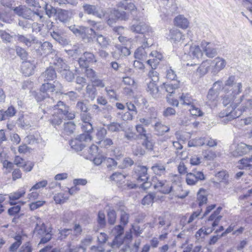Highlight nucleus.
<instances>
[{"mask_svg":"<svg viewBox=\"0 0 252 252\" xmlns=\"http://www.w3.org/2000/svg\"><path fill=\"white\" fill-rule=\"evenodd\" d=\"M242 85L241 83L235 82L234 76H230L225 81L223 87L222 81L218 80L215 82L211 90L217 92L219 94L220 91L222 89L224 93L222 97V103L226 106L235 99L236 96L240 94L242 91Z\"/></svg>","mask_w":252,"mask_h":252,"instance_id":"obj_1","label":"nucleus"},{"mask_svg":"<svg viewBox=\"0 0 252 252\" xmlns=\"http://www.w3.org/2000/svg\"><path fill=\"white\" fill-rule=\"evenodd\" d=\"M53 108V112L50 122L54 126L61 124L63 120H72L75 118L74 113L70 112L69 107L63 101H59Z\"/></svg>","mask_w":252,"mask_h":252,"instance_id":"obj_2","label":"nucleus"},{"mask_svg":"<svg viewBox=\"0 0 252 252\" xmlns=\"http://www.w3.org/2000/svg\"><path fill=\"white\" fill-rule=\"evenodd\" d=\"M244 98V95H242L238 102H234V99L232 100L230 103V107L227 108L225 110L221 111L219 116L222 118V122L224 123H227L229 121H231L236 118H238L242 115V112L238 111V109H236L238 104L243 101Z\"/></svg>","mask_w":252,"mask_h":252,"instance_id":"obj_3","label":"nucleus"},{"mask_svg":"<svg viewBox=\"0 0 252 252\" xmlns=\"http://www.w3.org/2000/svg\"><path fill=\"white\" fill-rule=\"evenodd\" d=\"M52 63L66 81L71 82L74 79V73L70 70L69 66L63 62L62 59L56 57Z\"/></svg>","mask_w":252,"mask_h":252,"instance_id":"obj_4","label":"nucleus"},{"mask_svg":"<svg viewBox=\"0 0 252 252\" xmlns=\"http://www.w3.org/2000/svg\"><path fill=\"white\" fill-rule=\"evenodd\" d=\"M63 88L62 85L59 81H54L53 84L50 83L43 84L40 89V92L43 93L42 99L50 97L54 94V93L62 94Z\"/></svg>","mask_w":252,"mask_h":252,"instance_id":"obj_5","label":"nucleus"},{"mask_svg":"<svg viewBox=\"0 0 252 252\" xmlns=\"http://www.w3.org/2000/svg\"><path fill=\"white\" fill-rule=\"evenodd\" d=\"M14 11L18 15L22 16L25 19H31L32 21L40 20L41 22L43 21L42 20V15H41L39 13L32 11L26 6H20L16 7L14 9Z\"/></svg>","mask_w":252,"mask_h":252,"instance_id":"obj_6","label":"nucleus"},{"mask_svg":"<svg viewBox=\"0 0 252 252\" xmlns=\"http://www.w3.org/2000/svg\"><path fill=\"white\" fill-rule=\"evenodd\" d=\"M35 219H36V224L34 232L41 237L40 243L45 244L51 238V231L46 228L45 224L39 218H35Z\"/></svg>","mask_w":252,"mask_h":252,"instance_id":"obj_7","label":"nucleus"},{"mask_svg":"<svg viewBox=\"0 0 252 252\" xmlns=\"http://www.w3.org/2000/svg\"><path fill=\"white\" fill-rule=\"evenodd\" d=\"M15 241L9 247L8 252H16L17 250L22 243V236L19 235L14 237ZM19 252H32V246L30 242L23 244L19 250Z\"/></svg>","mask_w":252,"mask_h":252,"instance_id":"obj_8","label":"nucleus"},{"mask_svg":"<svg viewBox=\"0 0 252 252\" xmlns=\"http://www.w3.org/2000/svg\"><path fill=\"white\" fill-rule=\"evenodd\" d=\"M124 228L121 225L115 226L111 230V234L115 237L112 243V248H118L123 243V235Z\"/></svg>","mask_w":252,"mask_h":252,"instance_id":"obj_9","label":"nucleus"},{"mask_svg":"<svg viewBox=\"0 0 252 252\" xmlns=\"http://www.w3.org/2000/svg\"><path fill=\"white\" fill-rule=\"evenodd\" d=\"M240 109H238V111L242 112V114L245 112H249L251 117H248L241 121L244 123L245 125H248L252 123V97L250 99L243 100Z\"/></svg>","mask_w":252,"mask_h":252,"instance_id":"obj_10","label":"nucleus"},{"mask_svg":"<svg viewBox=\"0 0 252 252\" xmlns=\"http://www.w3.org/2000/svg\"><path fill=\"white\" fill-rule=\"evenodd\" d=\"M96 62L95 55L90 52H84L78 60L79 65L82 68H88L90 64Z\"/></svg>","mask_w":252,"mask_h":252,"instance_id":"obj_11","label":"nucleus"},{"mask_svg":"<svg viewBox=\"0 0 252 252\" xmlns=\"http://www.w3.org/2000/svg\"><path fill=\"white\" fill-rule=\"evenodd\" d=\"M85 13L102 18L105 15V11L100 7L94 5L85 4L83 6Z\"/></svg>","mask_w":252,"mask_h":252,"instance_id":"obj_12","label":"nucleus"},{"mask_svg":"<svg viewBox=\"0 0 252 252\" xmlns=\"http://www.w3.org/2000/svg\"><path fill=\"white\" fill-rule=\"evenodd\" d=\"M81 125L82 130L84 132H91L93 129L92 124V117L90 113H83L81 114Z\"/></svg>","mask_w":252,"mask_h":252,"instance_id":"obj_13","label":"nucleus"},{"mask_svg":"<svg viewBox=\"0 0 252 252\" xmlns=\"http://www.w3.org/2000/svg\"><path fill=\"white\" fill-rule=\"evenodd\" d=\"M90 32L94 34L97 44L102 49H106L110 45L111 40L108 36L94 32V29H90Z\"/></svg>","mask_w":252,"mask_h":252,"instance_id":"obj_14","label":"nucleus"},{"mask_svg":"<svg viewBox=\"0 0 252 252\" xmlns=\"http://www.w3.org/2000/svg\"><path fill=\"white\" fill-rule=\"evenodd\" d=\"M156 189L164 194H168L170 192H173L175 186L171 185L166 180H158L154 184Z\"/></svg>","mask_w":252,"mask_h":252,"instance_id":"obj_15","label":"nucleus"},{"mask_svg":"<svg viewBox=\"0 0 252 252\" xmlns=\"http://www.w3.org/2000/svg\"><path fill=\"white\" fill-rule=\"evenodd\" d=\"M70 30L76 36H80L83 39L87 38L88 41L90 40L89 34L92 35V32L90 33V29L88 28L83 26H76L75 25L70 26L69 27Z\"/></svg>","mask_w":252,"mask_h":252,"instance_id":"obj_16","label":"nucleus"},{"mask_svg":"<svg viewBox=\"0 0 252 252\" xmlns=\"http://www.w3.org/2000/svg\"><path fill=\"white\" fill-rule=\"evenodd\" d=\"M204 179L205 176L201 171L194 170L192 172L187 173L186 175V182L189 185H194L198 181H202Z\"/></svg>","mask_w":252,"mask_h":252,"instance_id":"obj_17","label":"nucleus"},{"mask_svg":"<svg viewBox=\"0 0 252 252\" xmlns=\"http://www.w3.org/2000/svg\"><path fill=\"white\" fill-rule=\"evenodd\" d=\"M130 30L134 32L140 34H147L152 32V28L146 23L139 22L130 27Z\"/></svg>","mask_w":252,"mask_h":252,"instance_id":"obj_18","label":"nucleus"},{"mask_svg":"<svg viewBox=\"0 0 252 252\" xmlns=\"http://www.w3.org/2000/svg\"><path fill=\"white\" fill-rule=\"evenodd\" d=\"M251 151H252V145H247L244 143H240L237 145L235 149L232 152V155L235 157L242 156Z\"/></svg>","mask_w":252,"mask_h":252,"instance_id":"obj_19","label":"nucleus"},{"mask_svg":"<svg viewBox=\"0 0 252 252\" xmlns=\"http://www.w3.org/2000/svg\"><path fill=\"white\" fill-rule=\"evenodd\" d=\"M201 47L208 58H213L217 54L216 49L213 47L210 42L205 40L202 41L201 43Z\"/></svg>","mask_w":252,"mask_h":252,"instance_id":"obj_20","label":"nucleus"},{"mask_svg":"<svg viewBox=\"0 0 252 252\" xmlns=\"http://www.w3.org/2000/svg\"><path fill=\"white\" fill-rule=\"evenodd\" d=\"M150 57L151 59L147 61V63L152 69H156L163 56L161 53L157 51H154L150 53Z\"/></svg>","mask_w":252,"mask_h":252,"instance_id":"obj_21","label":"nucleus"},{"mask_svg":"<svg viewBox=\"0 0 252 252\" xmlns=\"http://www.w3.org/2000/svg\"><path fill=\"white\" fill-rule=\"evenodd\" d=\"M147 170L148 168L146 166L141 165H138L134 168V172L136 174L135 178L138 182L148 180Z\"/></svg>","mask_w":252,"mask_h":252,"instance_id":"obj_22","label":"nucleus"},{"mask_svg":"<svg viewBox=\"0 0 252 252\" xmlns=\"http://www.w3.org/2000/svg\"><path fill=\"white\" fill-rule=\"evenodd\" d=\"M14 36L18 41L23 43L28 47L32 46L33 44L35 45V43H39L38 40L34 36H32L31 39L20 34L14 35Z\"/></svg>","mask_w":252,"mask_h":252,"instance_id":"obj_23","label":"nucleus"},{"mask_svg":"<svg viewBox=\"0 0 252 252\" xmlns=\"http://www.w3.org/2000/svg\"><path fill=\"white\" fill-rule=\"evenodd\" d=\"M252 155L249 158H243L238 161L239 169L249 171V174L252 176Z\"/></svg>","mask_w":252,"mask_h":252,"instance_id":"obj_24","label":"nucleus"},{"mask_svg":"<svg viewBox=\"0 0 252 252\" xmlns=\"http://www.w3.org/2000/svg\"><path fill=\"white\" fill-rule=\"evenodd\" d=\"M169 37L170 41L174 43L183 42L185 35L179 30L176 29L170 30Z\"/></svg>","mask_w":252,"mask_h":252,"instance_id":"obj_25","label":"nucleus"},{"mask_svg":"<svg viewBox=\"0 0 252 252\" xmlns=\"http://www.w3.org/2000/svg\"><path fill=\"white\" fill-rule=\"evenodd\" d=\"M222 210L221 207H219L209 217L208 221H212L211 225L213 227L218 225L222 216L220 215V213Z\"/></svg>","mask_w":252,"mask_h":252,"instance_id":"obj_26","label":"nucleus"},{"mask_svg":"<svg viewBox=\"0 0 252 252\" xmlns=\"http://www.w3.org/2000/svg\"><path fill=\"white\" fill-rule=\"evenodd\" d=\"M38 42L39 43H35L34 48H40L41 51H42V54L48 55L50 53H52L53 52H55L53 49V46L52 44L50 42L48 41H45L42 43L39 40Z\"/></svg>","mask_w":252,"mask_h":252,"instance_id":"obj_27","label":"nucleus"},{"mask_svg":"<svg viewBox=\"0 0 252 252\" xmlns=\"http://www.w3.org/2000/svg\"><path fill=\"white\" fill-rule=\"evenodd\" d=\"M57 77L56 73L54 69L50 67L47 68L40 76V80L44 81L53 80Z\"/></svg>","mask_w":252,"mask_h":252,"instance_id":"obj_28","label":"nucleus"},{"mask_svg":"<svg viewBox=\"0 0 252 252\" xmlns=\"http://www.w3.org/2000/svg\"><path fill=\"white\" fill-rule=\"evenodd\" d=\"M151 44H149L146 41L143 43V45L138 48L134 53V57L136 59L143 60L147 56V52L145 48L150 46Z\"/></svg>","mask_w":252,"mask_h":252,"instance_id":"obj_29","label":"nucleus"},{"mask_svg":"<svg viewBox=\"0 0 252 252\" xmlns=\"http://www.w3.org/2000/svg\"><path fill=\"white\" fill-rule=\"evenodd\" d=\"M219 94L210 89L207 95L206 103L211 106H215L218 100Z\"/></svg>","mask_w":252,"mask_h":252,"instance_id":"obj_30","label":"nucleus"},{"mask_svg":"<svg viewBox=\"0 0 252 252\" xmlns=\"http://www.w3.org/2000/svg\"><path fill=\"white\" fill-rule=\"evenodd\" d=\"M26 191L24 190H18L11 192L8 194L9 203L11 205H16V201L25 194Z\"/></svg>","mask_w":252,"mask_h":252,"instance_id":"obj_31","label":"nucleus"},{"mask_svg":"<svg viewBox=\"0 0 252 252\" xmlns=\"http://www.w3.org/2000/svg\"><path fill=\"white\" fill-rule=\"evenodd\" d=\"M174 24L177 27L185 29L188 27L189 22L183 15H180L175 18Z\"/></svg>","mask_w":252,"mask_h":252,"instance_id":"obj_32","label":"nucleus"},{"mask_svg":"<svg viewBox=\"0 0 252 252\" xmlns=\"http://www.w3.org/2000/svg\"><path fill=\"white\" fill-rule=\"evenodd\" d=\"M189 55L193 59L200 60L202 59L203 53L199 46L194 45L190 47Z\"/></svg>","mask_w":252,"mask_h":252,"instance_id":"obj_33","label":"nucleus"},{"mask_svg":"<svg viewBox=\"0 0 252 252\" xmlns=\"http://www.w3.org/2000/svg\"><path fill=\"white\" fill-rule=\"evenodd\" d=\"M213 62L215 63L213 69L214 73H218L223 69L226 64V62L224 59L219 57L216 58Z\"/></svg>","mask_w":252,"mask_h":252,"instance_id":"obj_34","label":"nucleus"},{"mask_svg":"<svg viewBox=\"0 0 252 252\" xmlns=\"http://www.w3.org/2000/svg\"><path fill=\"white\" fill-rule=\"evenodd\" d=\"M34 66L30 62H23L21 66L22 72L25 76H29L32 74Z\"/></svg>","mask_w":252,"mask_h":252,"instance_id":"obj_35","label":"nucleus"},{"mask_svg":"<svg viewBox=\"0 0 252 252\" xmlns=\"http://www.w3.org/2000/svg\"><path fill=\"white\" fill-rule=\"evenodd\" d=\"M155 82H150L148 84L147 91L150 93L152 96L154 98H157L159 96L158 88Z\"/></svg>","mask_w":252,"mask_h":252,"instance_id":"obj_36","label":"nucleus"},{"mask_svg":"<svg viewBox=\"0 0 252 252\" xmlns=\"http://www.w3.org/2000/svg\"><path fill=\"white\" fill-rule=\"evenodd\" d=\"M118 7L119 8L129 11H133L136 9V6L134 3L132 2H128L126 0H124L119 3Z\"/></svg>","mask_w":252,"mask_h":252,"instance_id":"obj_37","label":"nucleus"},{"mask_svg":"<svg viewBox=\"0 0 252 252\" xmlns=\"http://www.w3.org/2000/svg\"><path fill=\"white\" fill-rule=\"evenodd\" d=\"M71 18V13L69 11L61 9L58 12V18L62 22L68 21Z\"/></svg>","mask_w":252,"mask_h":252,"instance_id":"obj_38","label":"nucleus"},{"mask_svg":"<svg viewBox=\"0 0 252 252\" xmlns=\"http://www.w3.org/2000/svg\"><path fill=\"white\" fill-rule=\"evenodd\" d=\"M169 129L168 126L162 124L161 123H156L155 125V130L158 135H162L165 132L169 131Z\"/></svg>","mask_w":252,"mask_h":252,"instance_id":"obj_39","label":"nucleus"},{"mask_svg":"<svg viewBox=\"0 0 252 252\" xmlns=\"http://www.w3.org/2000/svg\"><path fill=\"white\" fill-rule=\"evenodd\" d=\"M151 168L157 175H161L166 172L165 166L160 163H155Z\"/></svg>","mask_w":252,"mask_h":252,"instance_id":"obj_40","label":"nucleus"},{"mask_svg":"<svg viewBox=\"0 0 252 252\" xmlns=\"http://www.w3.org/2000/svg\"><path fill=\"white\" fill-rule=\"evenodd\" d=\"M173 193L178 198L183 199L188 195L189 191H183L181 186L178 185L175 186Z\"/></svg>","mask_w":252,"mask_h":252,"instance_id":"obj_41","label":"nucleus"},{"mask_svg":"<svg viewBox=\"0 0 252 252\" xmlns=\"http://www.w3.org/2000/svg\"><path fill=\"white\" fill-rule=\"evenodd\" d=\"M120 222L124 225H126L128 222L129 215L125 210V207H122L120 209Z\"/></svg>","mask_w":252,"mask_h":252,"instance_id":"obj_42","label":"nucleus"},{"mask_svg":"<svg viewBox=\"0 0 252 252\" xmlns=\"http://www.w3.org/2000/svg\"><path fill=\"white\" fill-rule=\"evenodd\" d=\"M44 18L42 16V20L43 21V22H41L40 20H36L37 21H39V23L38 22H34L32 26V28L33 32H40L42 31L44 32Z\"/></svg>","mask_w":252,"mask_h":252,"instance_id":"obj_43","label":"nucleus"},{"mask_svg":"<svg viewBox=\"0 0 252 252\" xmlns=\"http://www.w3.org/2000/svg\"><path fill=\"white\" fill-rule=\"evenodd\" d=\"M197 200L199 205L200 206L204 204H206L207 201V197L206 194L205 190L203 189H200L197 193Z\"/></svg>","mask_w":252,"mask_h":252,"instance_id":"obj_44","label":"nucleus"},{"mask_svg":"<svg viewBox=\"0 0 252 252\" xmlns=\"http://www.w3.org/2000/svg\"><path fill=\"white\" fill-rule=\"evenodd\" d=\"M86 93L91 100H93L97 94L95 87L92 85H88L86 87Z\"/></svg>","mask_w":252,"mask_h":252,"instance_id":"obj_45","label":"nucleus"},{"mask_svg":"<svg viewBox=\"0 0 252 252\" xmlns=\"http://www.w3.org/2000/svg\"><path fill=\"white\" fill-rule=\"evenodd\" d=\"M63 127L64 132L69 135L73 133L75 129V125L72 122H68L64 124Z\"/></svg>","mask_w":252,"mask_h":252,"instance_id":"obj_46","label":"nucleus"},{"mask_svg":"<svg viewBox=\"0 0 252 252\" xmlns=\"http://www.w3.org/2000/svg\"><path fill=\"white\" fill-rule=\"evenodd\" d=\"M69 144L72 149L76 151H81L85 147L84 143H80L76 138L71 140Z\"/></svg>","mask_w":252,"mask_h":252,"instance_id":"obj_47","label":"nucleus"},{"mask_svg":"<svg viewBox=\"0 0 252 252\" xmlns=\"http://www.w3.org/2000/svg\"><path fill=\"white\" fill-rule=\"evenodd\" d=\"M135 128L141 139H143L145 137L147 138L149 136V134L146 133V130L141 124H137L135 126Z\"/></svg>","mask_w":252,"mask_h":252,"instance_id":"obj_48","label":"nucleus"},{"mask_svg":"<svg viewBox=\"0 0 252 252\" xmlns=\"http://www.w3.org/2000/svg\"><path fill=\"white\" fill-rule=\"evenodd\" d=\"M164 88L166 91L169 94L174 93L175 90L179 88V83H177L175 84L169 83V84H163Z\"/></svg>","mask_w":252,"mask_h":252,"instance_id":"obj_49","label":"nucleus"},{"mask_svg":"<svg viewBox=\"0 0 252 252\" xmlns=\"http://www.w3.org/2000/svg\"><path fill=\"white\" fill-rule=\"evenodd\" d=\"M108 221L110 224H114L116 220V212L114 209H109L107 213Z\"/></svg>","mask_w":252,"mask_h":252,"instance_id":"obj_50","label":"nucleus"},{"mask_svg":"<svg viewBox=\"0 0 252 252\" xmlns=\"http://www.w3.org/2000/svg\"><path fill=\"white\" fill-rule=\"evenodd\" d=\"M85 132V133L79 135L76 138L81 143H83L84 142H90L92 139V136L89 134L90 132Z\"/></svg>","mask_w":252,"mask_h":252,"instance_id":"obj_51","label":"nucleus"},{"mask_svg":"<svg viewBox=\"0 0 252 252\" xmlns=\"http://www.w3.org/2000/svg\"><path fill=\"white\" fill-rule=\"evenodd\" d=\"M114 15L118 19L124 20L128 19L129 17V15L127 13L124 11H121L120 9L115 10Z\"/></svg>","mask_w":252,"mask_h":252,"instance_id":"obj_52","label":"nucleus"},{"mask_svg":"<svg viewBox=\"0 0 252 252\" xmlns=\"http://www.w3.org/2000/svg\"><path fill=\"white\" fill-rule=\"evenodd\" d=\"M155 197V194L151 193L145 196L142 200L143 205H149L153 203V200Z\"/></svg>","mask_w":252,"mask_h":252,"instance_id":"obj_53","label":"nucleus"},{"mask_svg":"<svg viewBox=\"0 0 252 252\" xmlns=\"http://www.w3.org/2000/svg\"><path fill=\"white\" fill-rule=\"evenodd\" d=\"M37 136V135L35 136L34 135L30 134L25 138V141L29 144L39 143L40 139L38 138Z\"/></svg>","mask_w":252,"mask_h":252,"instance_id":"obj_54","label":"nucleus"},{"mask_svg":"<svg viewBox=\"0 0 252 252\" xmlns=\"http://www.w3.org/2000/svg\"><path fill=\"white\" fill-rule=\"evenodd\" d=\"M181 103L183 105H193V99L188 95H184L183 94L180 96Z\"/></svg>","mask_w":252,"mask_h":252,"instance_id":"obj_55","label":"nucleus"},{"mask_svg":"<svg viewBox=\"0 0 252 252\" xmlns=\"http://www.w3.org/2000/svg\"><path fill=\"white\" fill-rule=\"evenodd\" d=\"M86 68V75L92 82L97 77L96 72L92 68H89V67Z\"/></svg>","mask_w":252,"mask_h":252,"instance_id":"obj_56","label":"nucleus"},{"mask_svg":"<svg viewBox=\"0 0 252 252\" xmlns=\"http://www.w3.org/2000/svg\"><path fill=\"white\" fill-rule=\"evenodd\" d=\"M76 108L83 113L87 112L88 107L86 102L84 101H79L76 104Z\"/></svg>","mask_w":252,"mask_h":252,"instance_id":"obj_57","label":"nucleus"},{"mask_svg":"<svg viewBox=\"0 0 252 252\" xmlns=\"http://www.w3.org/2000/svg\"><path fill=\"white\" fill-rule=\"evenodd\" d=\"M45 10L46 14L49 17H51L57 13L56 9L52 5L48 4H46L45 6Z\"/></svg>","mask_w":252,"mask_h":252,"instance_id":"obj_58","label":"nucleus"},{"mask_svg":"<svg viewBox=\"0 0 252 252\" xmlns=\"http://www.w3.org/2000/svg\"><path fill=\"white\" fill-rule=\"evenodd\" d=\"M124 137L129 141H132L136 139L137 136L135 132L131 130H128L125 131Z\"/></svg>","mask_w":252,"mask_h":252,"instance_id":"obj_59","label":"nucleus"},{"mask_svg":"<svg viewBox=\"0 0 252 252\" xmlns=\"http://www.w3.org/2000/svg\"><path fill=\"white\" fill-rule=\"evenodd\" d=\"M125 178L126 176L120 172L113 173L110 177L111 180L117 182L123 181Z\"/></svg>","mask_w":252,"mask_h":252,"instance_id":"obj_60","label":"nucleus"},{"mask_svg":"<svg viewBox=\"0 0 252 252\" xmlns=\"http://www.w3.org/2000/svg\"><path fill=\"white\" fill-rule=\"evenodd\" d=\"M189 110L192 115L195 116H201L203 115V113L200 109L199 108L194 106L193 105H191Z\"/></svg>","mask_w":252,"mask_h":252,"instance_id":"obj_61","label":"nucleus"},{"mask_svg":"<svg viewBox=\"0 0 252 252\" xmlns=\"http://www.w3.org/2000/svg\"><path fill=\"white\" fill-rule=\"evenodd\" d=\"M148 76L151 79L150 82H157L158 80V74L154 69H152L149 71Z\"/></svg>","mask_w":252,"mask_h":252,"instance_id":"obj_62","label":"nucleus"},{"mask_svg":"<svg viewBox=\"0 0 252 252\" xmlns=\"http://www.w3.org/2000/svg\"><path fill=\"white\" fill-rule=\"evenodd\" d=\"M17 55L19 56L22 60H25L27 59V53L26 51L20 47H17L16 49Z\"/></svg>","mask_w":252,"mask_h":252,"instance_id":"obj_63","label":"nucleus"},{"mask_svg":"<svg viewBox=\"0 0 252 252\" xmlns=\"http://www.w3.org/2000/svg\"><path fill=\"white\" fill-rule=\"evenodd\" d=\"M107 134V130L105 128L102 127L99 128L96 133V136L99 141L102 140L105 138Z\"/></svg>","mask_w":252,"mask_h":252,"instance_id":"obj_64","label":"nucleus"}]
</instances>
